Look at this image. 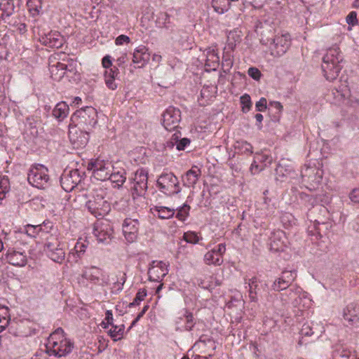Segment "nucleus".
<instances>
[{
    "label": "nucleus",
    "mask_w": 359,
    "mask_h": 359,
    "mask_svg": "<svg viewBox=\"0 0 359 359\" xmlns=\"http://www.w3.org/2000/svg\"><path fill=\"white\" fill-rule=\"evenodd\" d=\"M276 22L273 18L264 16L255 25V32L261 36V44L265 46L273 57H280L287 52L291 45L289 33H276Z\"/></svg>",
    "instance_id": "f257e3e1"
},
{
    "label": "nucleus",
    "mask_w": 359,
    "mask_h": 359,
    "mask_svg": "<svg viewBox=\"0 0 359 359\" xmlns=\"http://www.w3.org/2000/svg\"><path fill=\"white\" fill-rule=\"evenodd\" d=\"M46 353L55 357H64L72 353L74 343L67 337L63 329L57 328L46 341Z\"/></svg>",
    "instance_id": "f03ea898"
},
{
    "label": "nucleus",
    "mask_w": 359,
    "mask_h": 359,
    "mask_svg": "<svg viewBox=\"0 0 359 359\" xmlns=\"http://www.w3.org/2000/svg\"><path fill=\"white\" fill-rule=\"evenodd\" d=\"M342 61L343 57L338 47L330 48L326 51L323 57L321 67L327 80L336 79L342 68Z\"/></svg>",
    "instance_id": "7ed1b4c3"
},
{
    "label": "nucleus",
    "mask_w": 359,
    "mask_h": 359,
    "mask_svg": "<svg viewBox=\"0 0 359 359\" xmlns=\"http://www.w3.org/2000/svg\"><path fill=\"white\" fill-rule=\"evenodd\" d=\"M280 299L283 304H292L294 308L304 311L311 307L313 301L311 297L306 291L298 286H290L285 292L280 294Z\"/></svg>",
    "instance_id": "20e7f679"
},
{
    "label": "nucleus",
    "mask_w": 359,
    "mask_h": 359,
    "mask_svg": "<svg viewBox=\"0 0 359 359\" xmlns=\"http://www.w3.org/2000/svg\"><path fill=\"white\" fill-rule=\"evenodd\" d=\"M106 191L104 189H94L90 193L86 202L89 212L96 217L106 216L111 210V205L106 201Z\"/></svg>",
    "instance_id": "39448f33"
},
{
    "label": "nucleus",
    "mask_w": 359,
    "mask_h": 359,
    "mask_svg": "<svg viewBox=\"0 0 359 359\" xmlns=\"http://www.w3.org/2000/svg\"><path fill=\"white\" fill-rule=\"evenodd\" d=\"M80 283L87 287H106L111 283V279L109 273L103 269L96 266H90L84 267Z\"/></svg>",
    "instance_id": "423d86ee"
},
{
    "label": "nucleus",
    "mask_w": 359,
    "mask_h": 359,
    "mask_svg": "<svg viewBox=\"0 0 359 359\" xmlns=\"http://www.w3.org/2000/svg\"><path fill=\"white\" fill-rule=\"evenodd\" d=\"M301 175L306 188L311 190L318 189L323 178L321 164L317 162L306 164L301 171Z\"/></svg>",
    "instance_id": "0eeeda50"
},
{
    "label": "nucleus",
    "mask_w": 359,
    "mask_h": 359,
    "mask_svg": "<svg viewBox=\"0 0 359 359\" xmlns=\"http://www.w3.org/2000/svg\"><path fill=\"white\" fill-rule=\"evenodd\" d=\"M43 252L45 255L53 262L62 264L64 262L66 257V252L61 245V241L58 238L57 231L50 233L46 237V241L43 245Z\"/></svg>",
    "instance_id": "6e6552de"
},
{
    "label": "nucleus",
    "mask_w": 359,
    "mask_h": 359,
    "mask_svg": "<svg viewBox=\"0 0 359 359\" xmlns=\"http://www.w3.org/2000/svg\"><path fill=\"white\" fill-rule=\"evenodd\" d=\"M129 189L133 200L142 198L148 189V171L137 170L133 176L129 178Z\"/></svg>",
    "instance_id": "1a4fd4ad"
},
{
    "label": "nucleus",
    "mask_w": 359,
    "mask_h": 359,
    "mask_svg": "<svg viewBox=\"0 0 359 359\" xmlns=\"http://www.w3.org/2000/svg\"><path fill=\"white\" fill-rule=\"evenodd\" d=\"M27 180L31 185L38 189H45L50 184V175L47 167L36 164L29 168Z\"/></svg>",
    "instance_id": "9d476101"
},
{
    "label": "nucleus",
    "mask_w": 359,
    "mask_h": 359,
    "mask_svg": "<svg viewBox=\"0 0 359 359\" xmlns=\"http://www.w3.org/2000/svg\"><path fill=\"white\" fill-rule=\"evenodd\" d=\"M156 186L167 196L178 194L181 191L178 178L172 172L161 173L156 181Z\"/></svg>",
    "instance_id": "9b49d317"
},
{
    "label": "nucleus",
    "mask_w": 359,
    "mask_h": 359,
    "mask_svg": "<svg viewBox=\"0 0 359 359\" xmlns=\"http://www.w3.org/2000/svg\"><path fill=\"white\" fill-rule=\"evenodd\" d=\"M72 118L73 121H77V125L86 126L89 129L97 123V111L95 107H86L75 111Z\"/></svg>",
    "instance_id": "f8f14e48"
},
{
    "label": "nucleus",
    "mask_w": 359,
    "mask_h": 359,
    "mask_svg": "<svg viewBox=\"0 0 359 359\" xmlns=\"http://www.w3.org/2000/svg\"><path fill=\"white\" fill-rule=\"evenodd\" d=\"M88 170H91L95 178L100 181L109 180L113 164L109 161L96 159L88 163Z\"/></svg>",
    "instance_id": "ddd939ff"
},
{
    "label": "nucleus",
    "mask_w": 359,
    "mask_h": 359,
    "mask_svg": "<svg viewBox=\"0 0 359 359\" xmlns=\"http://www.w3.org/2000/svg\"><path fill=\"white\" fill-rule=\"evenodd\" d=\"M176 330L184 332V330H191L194 327H198L203 325L202 323L196 322L191 312L183 309L177 313L175 317Z\"/></svg>",
    "instance_id": "4468645a"
},
{
    "label": "nucleus",
    "mask_w": 359,
    "mask_h": 359,
    "mask_svg": "<svg viewBox=\"0 0 359 359\" xmlns=\"http://www.w3.org/2000/svg\"><path fill=\"white\" fill-rule=\"evenodd\" d=\"M102 66L105 69L104 73L105 85L109 89L115 90L117 88V85L115 82L119 71L116 66L112 65L111 57L107 55L102 59Z\"/></svg>",
    "instance_id": "2eb2a0df"
},
{
    "label": "nucleus",
    "mask_w": 359,
    "mask_h": 359,
    "mask_svg": "<svg viewBox=\"0 0 359 359\" xmlns=\"http://www.w3.org/2000/svg\"><path fill=\"white\" fill-rule=\"evenodd\" d=\"M140 230V220L137 217H127L122 223V233L126 241L133 243L137 241Z\"/></svg>",
    "instance_id": "dca6fc26"
},
{
    "label": "nucleus",
    "mask_w": 359,
    "mask_h": 359,
    "mask_svg": "<svg viewBox=\"0 0 359 359\" xmlns=\"http://www.w3.org/2000/svg\"><path fill=\"white\" fill-rule=\"evenodd\" d=\"M40 42L49 48H61L65 43V38L57 30H50L48 33L39 32Z\"/></svg>",
    "instance_id": "f3484780"
},
{
    "label": "nucleus",
    "mask_w": 359,
    "mask_h": 359,
    "mask_svg": "<svg viewBox=\"0 0 359 359\" xmlns=\"http://www.w3.org/2000/svg\"><path fill=\"white\" fill-rule=\"evenodd\" d=\"M226 251V244L220 243L204 255V262L207 265L220 266L224 262V255Z\"/></svg>",
    "instance_id": "a211bd4d"
},
{
    "label": "nucleus",
    "mask_w": 359,
    "mask_h": 359,
    "mask_svg": "<svg viewBox=\"0 0 359 359\" xmlns=\"http://www.w3.org/2000/svg\"><path fill=\"white\" fill-rule=\"evenodd\" d=\"M113 229L109 222L98 220L94 224L93 235L100 243H109L111 241Z\"/></svg>",
    "instance_id": "6ab92c4d"
},
{
    "label": "nucleus",
    "mask_w": 359,
    "mask_h": 359,
    "mask_svg": "<svg viewBox=\"0 0 359 359\" xmlns=\"http://www.w3.org/2000/svg\"><path fill=\"white\" fill-rule=\"evenodd\" d=\"M162 124L168 131H172L177 128L181 118V113L176 107H170L162 115Z\"/></svg>",
    "instance_id": "aec40b11"
},
{
    "label": "nucleus",
    "mask_w": 359,
    "mask_h": 359,
    "mask_svg": "<svg viewBox=\"0 0 359 359\" xmlns=\"http://www.w3.org/2000/svg\"><path fill=\"white\" fill-rule=\"evenodd\" d=\"M168 265L162 261H153L148 269L149 280L161 281L168 273Z\"/></svg>",
    "instance_id": "412c9836"
},
{
    "label": "nucleus",
    "mask_w": 359,
    "mask_h": 359,
    "mask_svg": "<svg viewBox=\"0 0 359 359\" xmlns=\"http://www.w3.org/2000/svg\"><path fill=\"white\" fill-rule=\"evenodd\" d=\"M23 231L31 238H36L38 236L43 237V236L53 231V224L48 222L35 226L34 224H26Z\"/></svg>",
    "instance_id": "4be33fe9"
},
{
    "label": "nucleus",
    "mask_w": 359,
    "mask_h": 359,
    "mask_svg": "<svg viewBox=\"0 0 359 359\" xmlns=\"http://www.w3.org/2000/svg\"><path fill=\"white\" fill-rule=\"evenodd\" d=\"M273 158L266 153H257L254 156V160L251 164L250 170L252 174L259 173L264 170L268 165L272 163Z\"/></svg>",
    "instance_id": "5701e85b"
},
{
    "label": "nucleus",
    "mask_w": 359,
    "mask_h": 359,
    "mask_svg": "<svg viewBox=\"0 0 359 359\" xmlns=\"http://www.w3.org/2000/svg\"><path fill=\"white\" fill-rule=\"evenodd\" d=\"M71 143L75 149H81L86 147L89 142V133L78 129H72L69 133Z\"/></svg>",
    "instance_id": "b1692460"
},
{
    "label": "nucleus",
    "mask_w": 359,
    "mask_h": 359,
    "mask_svg": "<svg viewBox=\"0 0 359 359\" xmlns=\"http://www.w3.org/2000/svg\"><path fill=\"white\" fill-rule=\"evenodd\" d=\"M332 94L334 95V100L337 103L348 99V103L353 105L359 104V100L356 99L354 96L351 95V90L348 86L342 85L338 88H334L332 90Z\"/></svg>",
    "instance_id": "393cba45"
},
{
    "label": "nucleus",
    "mask_w": 359,
    "mask_h": 359,
    "mask_svg": "<svg viewBox=\"0 0 359 359\" xmlns=\"http://www.w3.org/2000/svg\"><path fill=\"white\" fill-rule=\"evenodd\" d=\"M323 332L324 329L322 325H315L313 322L304 323L300 330L302 339L299 340V344H304L303 339L304 337L314 336L315 337H318Z\"/></svg>",
    "instance_id": "a878e982"
},
{
    "label": "nucleus",
    "mask_w": 359,
    "mask_h": 359,
    "mask_svg": "<svg viewBox=\"0 0 359 359\" xmlns=\"http://www.w3.org/2000/svg\"><path fill=\"white\" fill-rule=\"evenodd\" d=\"M244 283L245 284V287H248L250 300L251 302H257L261 287L263 286V284H262L257 276H252L250 279L245 278Z\"/></svg>",
    "instance_id": "bb28decb"
},
{
    "label": "nucleus",
    "mask_w": 359,
    "mask_h": 359,
    "mask_svg": "<svg viewBox=\"0 0 359 359\" xmlns=\"http://www.w3.org/2000/svg\"><path fill=\"white\" fill-rule=\"evenodd\" d=\"M270 240V249L272 251L282 252L287 248V238L283 231L278 230L274 231Z\"/></svg>",
    "instance_id": "cd10ccee"
},
{
    "label": "nucleus",
    "mask_w": 359,
    "mask_h": 359,
    "mask_svg": "<svg viewBox=\"0 0 359 359\" xmlns=\"http://www.w3.org/2000/svg\"><path fill=\"white\" fill-rule=\"evenodd\" d=\"M78 170H72L69 173L63 174L60 177V184L66 191H72L80 182Z\"/></svg>",
    "instance_id": "c85d7f7f"
},
{
    "label": "nucleus",
    "mask_w": 359,
    "mask_h": 359,
    "mask_svg": "<svg viewBox=\"0 0 359 359\" xmlns=\"http://www.w3.org/2000/svg\"><path fill=\"white\" fill-rule=\"evenodd\" d=\"M6 260L9 264L17 266L27 265V256L23 252L16 251L15 249L9 248L6 255Z\"/></svg>",
    "instance_id": "c756f323"
},
{
    "label": "nucleus",
    "mask_w": 359,
    "mask_h": 359,
    "mask_svg": "<svg viewBox=\"0 0 359 359\" xmlns=\"http://www.w3.org/2000/svg\"><path fill=\"white\" fill-rule=\"evenodd\" d=\"M206 57L205 65L208 71H216L219 65V57L215 47H209L205 50Z\"/></svg>",
    "instance_id": "7c9ffc66"
},
{
    "label": "nucleus",
    "mask_w": 359,
    "mask_h": 359,
    "mask_svg": "<svg viewBox=\"0 0 359 359\" xmlns=\"http://www.w3.org/2000/svg\"><path fill=\"white\" fill-rule=\"evenodd\" d=\"M343 318L350 325H355L359 322V305L351 303L343 310Z\"/></svg>",
    "instance_id": "2f4dec72"
},
{
    "label": "nucleus",
    "mask_w": 359,
    "mask_h": 359,
    "mask_svg": "<svg viewBox=\"0 0 359 359\" xmlns=\"http://www.w3.org/2000/svg\"><path fill=\"white\" fill-rule=\"evenodd\" d=\"M156 27L158 29H164L172 32L175 29V24L171 20V16L166 12H160L156 15L155 20Z\"/></svg>",
    "instance_id": "473e14b6"
},
{
    "label": "nucleus",
    "mask_w": 359,
    "mask_h": 359,
    "mask_svg": "<svg viewBox=\"0 0 359 359\" xmlns=\"http://www.w3.org/2000/svg\"><path fill=\"white\" fill-rule=\"evenodd\" d=\"M150 54L148 52L147 48L144 46V45H140L135 49L133 58L134 64L138 65L139 67H142L148 62Z\"/></svg>",
    "instance_id": "72a5a7b5"
},
{
    "label": "nucleus",
    "mask_w": 359,
    "mask_h": 359,
    "mask_svg": "<svg viewBox=\"0 0 359 359\" xmlns=\"http://www.w3.org/2000/svg\"><path fill=\"white\" fill-rule=\"evenodd\" d=\"M151 214L160 219H168L175 214V210L168 206L154 205L150 208Z\"/></svg>",
    "instance_id": "f704fd0d"
},
{
    "label": "nucleus",
    "mask_w": 359,
    "mask_h": 359,
    "mask_svg": "<svg viewBox=\"0 0 359 359\" xmlns=\"http://www.w3.org/2000/svg\"><path fill=\"white\" fill-rule=\"evenodd\" d=\"M200 175L201 170L198 167H192L189 170H187L184 175L182 176L184 185L187 187H191V186L195 185L198 180Z\"/></svg>",
    "instance_id": "c9c22d12"
},
{
    "label": "nucleus",
    "mask_w": 359,
    "mask_h": 359,
    "mask_svg": "<svg viewBox=\"0 0 359 359\" xmlns=\"http://www.w3.org/2000/svg\"><path fill=\"white\" fill-rule=\"evenodd\" d=\"M69 114V107L65 101H61L55 105L53 110L52 111V115L58 121H64L65 118L68 116Z\"/></svg>",
    "instance_id": "e433bc0d"
},
{
    "label": "nucleus",
    "mask_w": 359,
    "mask_h": 359,
    "mask_svg": "<svg viewBox=\"0 0 359 359\" xmlns=\"http://www.w3.org/2000/svg\"><path fill=\"white\" fill-rule=\"evenodd\" d=\"M111 183L114 184V187L120 188L122 184L126 180V171L123 169H116L115 170L113 166V170L111 171L110 177L109 179Z\"/></svg>",
    "instance_id": "4c0bfd02"
},
{
    "label": "nucleus",
    "mask_w": 359,
    "mask_h": 359,
    "mask_svg": "<svg viewBox=\"0 0 359 359\" xmlns=\"http://www.w3.org/2000/svg\"><path fill=\"white\" fill-rule=\"evenodd\" d=\"M294 174L292 166L286 163H278L276 168V180L284 181V178L292 177Z\"/></svg>",
    "instance_id": "58836bf2"
},
{
    "label": "nucleus",
    "mask_w": 359,
    "mask_h": 359,
    "mask_svg": "<svg viewBox=\"0 0 359 359\" xmlns=\"http://www.w3.org/2000/svg\"><path fill=\"white\" fill-rule=\"evenodd\" d=\"M15 8L13 0H1L0 1V20H6L12 15Z\"/></svg>",
    "instance_id": "ea45409f"
},
{
    "label": "nucleus",
    "mask_w": 359,
    "mask_h": 359,
    "mask_svg": "<svg viewBox=\"0 0 359 359\" xmlns=\"http://www.w3.org/2000/svg\"><path fill=\"white\" fill-rule=\"evenodd\" d=\"M64 63L62 62H57L56 64L49 65V72L53 79L59 81L64 78L67 72L64 71Z\"/></svg>",
    "instance_id": "a19ab883"
},
{
    "label": "nucleus",
    "mask_w": 359,
    "mask_h": 359,
    "mask_svg": "<svg viewBox=\"0 0 359 359\" xmlns=\"http://www.w3.org/2000/svg\"><path fill=\"white\" fill-rule=\"evenodd\" d=\"M238 0H212V6L216 13H224L230 9V6L233 1Z\"/></svg>",
    "instance_id": "79ce46f5"
},
{
    "label": "nucleus",
    "mask_w": 359,
    "mask_h": 359,
    "mask_svg": "<svg viewBox=\"0 0 359 359\" xmlns=\"http://www.w3.org/2000/svg\"><path fill=\"white\" fill-rule=\"evenodd\" d=\"M125 325H112L108 329V334L114 341L122 339L124 336Z\"/></svg>",
    "instance_id": "37998d69"
},
{
    "label": "nucleus",
    "mask_w": 359,
    "mask_h": 359,
    "mask_svg": "<svg viewBox=\"0 0 359 359\" xmlns=\"http://www.w3.org/2000/svg\"><path fill=\"white\" fill-rule=\"evenodd\" d=\"M88 246V242L83 238H79L74 245V248L72 252V255H76L77 258H81L86 252V248Z\"/></svg>",
    "instance_id": "c03bdc74"
},
{
    "label": "nucleus",
    "mask_w": 359,
    "mask_h": 359,
    "mask_svg": "<svg viewBox=\"0 0 359 359\" xmlns=\"http://www.w3.org/2000/svg\"><path fill=\"white\" fill-rule=\"evenodd\" d=\"M10 323L9 309L0 305V332L8 327Z\"/></svg>",
    "instance_id": "a18cd8bd"
},
{
    "label": "nucleus",
    "mask_w": 359,
    "mask_h": 359,
    "mask_svg": "<svg viewBox=\"0 0 359 359\" xmlns=\"http://www.w3.org/2000/svg\"><path fill=\"white\" fill-rule=\"evenodd\" d=\"M190 143V139L188 138H181L178 139V135L176 134L172 135V138L171 142H168V145H175L176 149L179 151L184 150L187 146H189Z\"/></svg>",
    "instance_id": "49530a36"
},
{
    "label": "nucleus",
    "mask_w": 359,
    "mask_h": 359,
    "mask_svg": "<svg viewBox=\"0 0 359 359\" xmlns=\"http://www.w3.org/2000/svg\"><path fill=\"white\" fill-rule=\"evenodd\" d=\"M43 0H28L27 5L29 8V11L33 15H39L42 11V5Z\"/></svg>",
    "instance_id": "de8ad7c7"
},
{
    "label": "nucleus",
    "mask_w": 359,
    "mask_h": 359,
    "mask_svg": "<svg viewBox=\"0 0 359 359\" xmlns=\"http://www.w3.org/2000/svg\"><path fill=\"white\" fill-rule=\"evenodd\" d=\"M64 71L66 72L65 75L67 78H72V75H76L77 71V63L72 59L67 62L64 63Z\"/></svg>",
    "instance_id": "09e8293b"
},
{
    "label": "nucleus",
    "mask_w": 359,
    "mask_h": 359,
    "mask_svg": "<svg viewBox=\"0 0 359 359\" xmlns=\"http://www.w3.org/2000/svg\"><path fill=\"white\" fill-rule=\"evenodd\" d=\"M235 149L238 152L242 154H250L252 153L251 144L245 141L237 142L235 145Z\"/></svg>",
    "instance_id": "8fccbe9b"
},
{
    "label": "nucleus",
    "mask_w": 359,
    "mask_h": 359,
    "mask_svg": "<svg viewBox=\"0 0 359 359\" xmlns=\"http://www.w3.org/2000/svg\"><path fill=\"white\" fill-rule=\"evenodd\" d=\"M282 273L283 276V283H286V287L287 288L296 278L297 276V271L296 270H284Z\"/></svg>",
    "instance_id": "3c124183"
},
{
    "label": "nucleus",
    "mask_w": 359,
    "mask_h": 359,
    "mask_svg": "<svg viewBox=\"0 0 359 359\" xmlns=\"http://www.w3.org/2000/svg\"><path fill=\"white\" fill-rule=\"evenodd\" d=\"M241 37L236 32H230L227 36V46L230 50H233L236 45L240 43Z\"/></svg>",
    "instance_id": "603ef678"
},
{
    "label": "nucleus",
    "mask_w": 359,
    "mask_h": 359,
    "mask_svg": "<svg viewBox=\"0 0 359 359\" xmlns=\"http://www.w3.org/2000/svg\"><path fill=\"white\" fill-rule=\"evenodd\" d=\"M177 210L175 217L179 220L184 221L189 216L190 207L187 205V203H184V205L180 206Z\"/></svg>",
    "instance_id": "864d4df0"
},
{
    "label": "nucleus",
    "mask_w": 359,
    "mask_h": 359,
    "mask_svg": "<svg viewBox=\"0 0 359 359\" xmlns=\"http://www.w3.org/2000/svg\"><path fill=\"white\" fill-rule=\"evenodd\" d=\"M183 238L184 241L189 243L190 244H196V243H198L200 239L202 238V237L199 236V235H198L196 231H189L184 233Z\"/></svg>",
    "instance_id": "5fc2aeb1"
},
{
    "label": "nucleus",
    "mask_w": 359,
    "mask_h": 359,
    "mask_svg": "<svg viewBox=\"0 0 359 359\" xmlns=\"http://www.w3.org/2000/svg\"><path fill=\"white\" fill-rule=\"evenodd\" d=\"M215 93H216V87L213 86H207L203 87L201 95L202 97L210 100L211 97H214Z\"/></svg>",
    "instance_id": "6e6d98bb"
},
{
    "label": "nucleus",
    "mask_w": 359,
    "mask_h": 359,
    "mask_svg": "<svg viewBox=\"0 0 359 359\" xmlns=\"http://www.w3.org/2000/svg\"><path fill=\"white\" fill-rule=\"evenodd\" d=\"M9 189L10 182L8 178L0 175V199L2 198L1 195L4 196Z\"/></svg>",
    "instance_id": "4d7b16f0"
},
{
    "label": "nucleus",
    "mask_w": 359,
    "mask_h": 359,
    "mask_svg": "<svg viewBox=\"0 0 359 359\" xmlns=\"http://www.w3.org/2000/svg\"><path fill=\"white\" fill-rule=\"evenodd\" d=\"M241 102L242 104V110L243 112H247L250 110L252 107V102L250 95L244 94L241 97Z\"/></svg>",
    "instance_id": "13d9d810"
},
{
    "label": "nucleus",
    "mask_w": 359,
    "mask_h": 359,
    "mask_svg": "<svg viewBox=\"0 0 359 359\" xmlns=\"http://www.w3.org/2000/svg\"><path fill=\"white\" fill-rule=\"evenodd\" d=\"M114 325V317L111 311H107L105 312V318L104 321L102 322L101 325L104 329L109 328V326Z\"/></svg>",
    "instance_id": "bf43d9fd"
},
{
    "label": "nucleus",
    "mask_w": 359,
    "mask_h": 359,
    "mask_svg": "<svg viewBox=\"0 0 359 359\" xmlns=\"http://www.w3.org/2000/svg\"><path fill=\"white\" fill-rule=\"evenodd\" d=\"M283 279V273H281V276L273 281L272 290L276 291L287 290L286 283H284Z\"/></svg>",
    "instance_id": "052dcab7"
},
{
    "label": "nucleus",
    "mask_w": 359,
    "mask_h": 359,
    "mask_svg": "<svg viewBox=\"0 0 359 359\" xmlns=\"http://www.w3.org/2000/svg\"><path fill=\"white\" fill-rule=\"evenodd\" d=\"M346 22L348 26L354 27L358 25V20L357 18L356 11H351L346 18Z\"/></svg>",
    "instance_id": "680f3d73"
},
{
    "label": "nucleus",
    "mask_w": 359,
    "mask_h": 359,
    "mask_svg": "<svg viewBox=\"0 0 359 359\" xmlns=\"http://www.w3.org/2000/svg\"><path fill=\"white\" fill-rule=\"evenodd\" d=\"M222 65L224 72L229 71L233 65V59L230 55H224L222 61Z\"/></svg>",
    "instance_id": "e2e57ef3"
},
{
    "label": "nucleus",
    "mask_w": 359,
    "mask_h": 359,
    "mask_svg": "<svg viewBox=\"0 0 359 359\" xmlns=\"http://www.w3.org/2000/svg\"><path fill=\"white\" fill-rule=\"evenodd\" d=\"M248 73V75L255 80H259L262 76V72L256 67H250Z\"/></svg>",
    "instance_id": "0e129e2a"
},
{
    "label": "nucleus",
    "mask_w": 359,
    "mask_h": 359,
    "mask_svg": "<svg viewBox=\"0 0 359 359\" xmlns=\"http://www.w3.org/2000/svg\"><path fill=\"white\" fill-rule=\"evenodd\" d=\"M257 111H263L267 108V100L265 97H261L255 104Z\"/></svg>",
    "instance_id": "69168bd1"
},
{
    "label": "nucleus",
    "mask_w": 359,
    "mask_h": 359,
    "mask_svg": "<svg viewBox=\"0 0 359 359\" xmlns=\"http://www.w3.org/2000/svg\"><path fill=\"white\" fill-rule=\"evenodd\" d=\"M130 41V38L128 36L120 35L116 37L115 43L116 45H123L124 43H128Z\"/></svg>",
    "instance_id": "338daca9"
},
{
    "label": "nucleus",
    "mask_w": 359,
    "mask_h": 359,
    "mask_svg": "<svg viewBox=\"0 0 359 359\" xmlns=\"http://www.w3.org/2000/svg\"><path fill=\"white\" fill-rule=\"evenodd\" d=\"M351 201L359 203V188L353 189L349 196Z\"/></svg>",
    "instance_id": "774afa93"
}]
</instances>
